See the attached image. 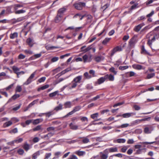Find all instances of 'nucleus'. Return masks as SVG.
I'll list each match as a JSON object with an SVG mask.
<instances>
[{
  "label": "nucleus",
  "instance_id": "obj_28",
  "mask_svg": "<svg viewBox=\"0 0 159 159\" xmlns=\"http://www.w3.org/2000/svg\"><path fill=\"white\" fill-rule=\"evenodd\" d=\"M49 87V85L48 84H46L43 86H42L41 87L39 88L38 89V91H40L41 90H43L45 89L48 88Z\"/></svg>",
  "mask_w": 159,
  "mask_h": 159
},
{
  "label": "nucleus",
  "instance_id": "obj_38",
  "mask_svg": "<svg viewBox=\"0 0 159 159\" xmlns=\"http://www.w3.org/2000/svg\"><path fill=\"white\" fill-rule=\"evenodd\" d=\"M20 96V95L18 94H15L14 95H13L11 98L9 99V101H11L12 99L15 100L17 98H19Z\"/></svg>",
  "mask_w": 159,
  "mask_h": 159
},
{
  "label": "nucleus",
  "instance_id": "obj_23",
  "mask_svg": "<svg viewBox=\"0 0 159 159\" xmlns=\"http://www.w3.org/2000/svg\"><path fill=\"white\" fill-rule=\"evenodd\" d=\"M141 53H142L147 54L149 55H151L150 54L149 52H148L146 49H145L144 46H142V51Z\"/></svg>",
  "mask_w": 159,
  "mask_h": 159
},
{
  "label": "nucleus",
  "instance_id": "obj_35",
  "mask_svg": "<svg viewBox=\"0 0 159 159\" xmlns=\"http://www.w3.org/2000/svg\"><path fill=\"white\" fill-rule=\"evenodd\" d=\"M122 59H120L117 60L116 63L114 64V66L118 67L120 65H121L122 64Z\"/></svg>",
  "mask_w": 159,
  "mask_h": 159
},
{
  "label": "nucleus",
  "instance_id": "obj_5",
  "mask_svg": "<svg viewBox=\"0 0 159 159\" xmlns=\"http://www.w3.org/2000/svg\"><path fill=\"white\" fill-rule=\"evenodd\" d=\"M92 55H90L89 56L87 54H85L83 56V59L84 62H89L92 60Z\"/></svg>",
  "mask_w": 159,
  "mask_h": 159
},
{
  "label": "nucleus",
  "instance_id": "obj_27",
  "mask_svg": "<svg viewBox=\"0 0 159 159\" xmlns=\"http://www.w3.org/2000/svg\"><path fill=\"white\" fill-rule=\"evenodd\" d=\"M12 69L14 72L17 75L18 74L20 70V69L16 66H13L12 67Z\"/></svg>",
  "mask_w": 159,
  "mask_h": 159
},
{
  "label": "nucleus",
  "instance_id": "obj_56",
  "mask_svg": "<svg viewBox=\"0 0 159 159\" xmlns=\"http://www.w3.org/2000/svg\"><path fill=\"white\" fill-rule=\"evenodd\" d=\"M46 78L45 77H43L38 80L39 83H41L43 82L46 80Z\"/></svg>",
  "mask_w": 159,
  "mask_h": 159
},
{
  "label": "nucleus",
  "instance_id": "obj_2",
  "mask_svg": "<svg viewBox=\"0 0 159 159\" xmlns=\"http://www.w3.org/2000/svg\"><path fill=\"white\" fill-rule=\"evenodd\" d=\"M108 153L105 149L103 152L99 153V156L101 159H107L108 157Z\"/></svg>",
  "mask_w": 159,
  "mask_h": 159
},
{
  "label": "nucleus",
  "instance_id": "obj_14",
  "mask_svg": "<svg viewBox=\"0 0 159 159\" xmlns=\"http://www.w3.org/2000/svg\"><path fill=\"white\" fill-rule=\"evenodd\" d=\"M94 59L96 62H99L102 61L104 59V57L102 56H95Z\"/></svg>",
  "mask_w": 159,
  "mask_h": 159
},
{
  "label": "nucleus",
  "instance_id": "obj_41",
  "mask_svg": "<svg viewBox=\"0 0 159 159\" xmlns=\"http://www.w3.org/2000/svg\"><path fill=\"white\" fill-rule=\"evenodd\" d=\"M109 71L113 73L114 75H116L117 73V71L116 70L115 68L114 67H111L109 69Z\"/></svg>",
  "mask_w": 159,
  "mask_h": 159
},
{
  "label": "nucleus",
  "instance_id": "obj_31",
  "mask_svg": "<svg viewBox=\"0 0 159 159\" xmlns=\"http://www.w3.org/2000/svg\"><path fill=\"white\" fill-rule=\"evenodd\" d=\"M70 70V69L67 68L65 70L62 71L60 73L58 74L56 76H60L62 75L65 74L66 72L69 71Z\"/></svg>",
  "mask_w": 159,
  "mask_h": 159
},
{
  "label": "nucleus",
  "instance_id": "obj_54",
  "mask_svg": "<svg viewBox=\"0 0 159 159\" xmlns=\"http://www.w3.org/2000/svg\"><path fill=\"white\" fill-rule=\"evenodd\" d=\"M98 116V113H96L91 115V117L93 119H94L96 118H97Z\"/></svg>",
  "mask_w": 159,
  "mask_h": 159
},
{
  "label": "nucleus",
  "instance_id": "obj_11",
  "mask_svg": "<svg viewBox=\"0 0 159 159\" xmlns=\"http://www.w3.org/2000/svg\"><path fill=\"white\" fill-rule=\"evenodd\" d=\"M136 38L135 36H134L129 40V43L131 47L133 46L136 43Z\"/></svg>",
  "mask_w": 159,
  "mask_h": 159
},
{
  "label": "nucleus",
  "instance_id": "obj_42",
  "mask_svg": "<svg viewBox=\"0 0 159 159\" xmlns=\"http://www.w3.org/2000/svg\"><path fill=\"white\" fill-rule=\"evenodd\" d=\"M58 91H57L52 93H50L49 94V96L50 97H53L55 96L57 94Z\"/></svg>",
  "mask_w": 159,
  "mask_h": 159
},
{
  "label": "nucleus",
  "instance_id": "obj_12",
  "mask_svg": "<svg viewBox=\"0 0 159 159\" xmlns=\"http://www.w3.org/2000/svg\"><path fill=\"white\" fill-rule=\"evenodd\" d=\"M145 25V24L144 23H142L140 24L135 26L134 28V30L136 32H139L142 27Z\"/></svg>",
  "mask_w": 159,
  "mask_h": 159
},
{
  "label": "nucleus",
  "instance_id": "obj_24",
  "mask_svg": "<svg viewBox=\"0 0 159 159\" xmlns=\"http://www.w3.org/2000/svg\"><path fill=\"white\" fill-rule=\"evenodd\" d=\"M105 76H106V79L108 78L109 80L110 81H113L114 80V76L111 74H110L109 75H105Z\"/></svg>",
  "mask_w": 159,
  "mask_h": 159
},
{
  "label": "nucleus",
  "instance_id": "obj_61",
  "mask_svg": "<svg viewBox=\"0 0 159 159\" xmlns=\"http://www.w3.org/2000/svg\"><path fill=\"white\" fill-rule=\"evenodd\" d=\"M25 57V56L22 54H20L18 57V58L19 59H24Z\"/></svg>",
  "mask_w": 159,
  "mask_h": 159
},
{
  "label": "nucleus",
  "instance_id": "obj_50",
  "mask_svg": "<svg viewBox=\"0 0 159 159\" xmlns=\"http://www.w3.org/2000/svg\"><path fill=\"white\" fill-rule=\"evenodd\" d=\"M116 141L119 143H123L125 142L126 140L125 139H117Z\"/></svg>",
  "mask_w": 159,
  "mask_h": 159
},
{
  "label": "nucleus",
  "instance_id": "obj_21",
  "mask_svg": "<svg viewBox=\"0 0 159 159\" xmlns=\"http://www.w3.org/2000/svg\"><path fill=\"white\" fill-rule=\"evenodd\" d=\"M75 153L80 156H84L86 154V152L85 151H81L80 150L75 151Z\"/></svg>",
  "mask_w": 159,
  "mask_h": 159
},
{
  "label": "nucleus",
  "instance_id": "obj_25",
  "mask_svg": "<svg viewBox=\"0 0 159 159\" xmlns=\"http://www.w3.org/2000/svg\"><path fill=\"white\" fill-rule=\"evenodd\" d=\"M133 114V113H124L122 115V117L124 118H129Z\"/></svg>",
  "mask_w": 159,
  "mask_h": 159
},
{
  "label": "nucleus",
  "instance_id": "obj_46",
  "mask_svg": "<svg viewBox=\"0 0 159 159\" xmlns=\"http://www.w3.org/2000/svg\"><path fill=\"white\" fill-rule=\"evenodd\" d=\"M23 148L25 151H27L31 148V147L29 144H25L24 145Z\"/></svg>",
  "mask_w": 159,
  "mask_h": 159
},
{
  "label": "nucleus",
  "instance_id": "obj_29",
  "mask_svg": "<svg viewBox=\"0 0 159 159\" xmlns=\"http://www.w3.org/2000/svg\"><path fill=\"white\" fill-rule=\"evenodd\" d=\"M64 106L65 108H70L72 106V104L70 102H67L64 104Z\"/></svg>",
  "mask_w": 159,
  "mask_h": 159
},
{
  "label": "nucleus",
  "instance_id": "obj_47",
  "mask_svg": "<svg viewBox=\"0 0 159 159\" xmlns=\"http://www.w3.org/2000/svg\"><path fill=\"white\" fill-rule=\"evenodd\" d=\"M17 152L18 154L20 155H23L24 152V151L23 149L21 148H19L17 149Z\"/></svg>",
  "mask_w": 159,
  "mask_h": 159
},
{
  "label": "nucleus",
  "instance_id": "obj_44",
  "mask_svg": "<svg viewBox=\"0 0 159 159\" xmlns=\"http://www.w3.org/2000/svg\"><path fill=\"white\" fill-rule=\"evenodd\" d=\"M66 11V9L65 8H62L60 9L58 11V14L62 15V14Z\"/></svg>",
  "mask_w": 159,
  "mask_h": 159
},
{
  "label": "nucleus",
  "instance_id": "obj_40",
  "mask_svg": "<svg viewBox=\"0 0 159 159\" xmlns=\"http://www.w3.org/2000/svg\"><path fill=\"white\" fill-rule=\"evenodd\" d=\"M38 101H39V99H37L35 100H34V101H33L32 102L30 103L28 107L30 108V107H31L32 106H33V105H34V104H35L37 103L38 102Z\"/></svg>",
  "mask_w": 159,
  "mask_h": 159
},
{
  "label": "nucleus",
  "instance_id": "obj_10",
  "mask_svg": "<svg viewBox=\"0 0 159 159\" xmlns=\"http://www.w3.org/2000/svg\"><path fill=\"white\" fill-rule=\"evenodd\" d=\"M69 87H68V89L69 90H71L73 89L76 87L77 85V84L75 82L73 81H72L71 83L68 84Z\"/></svg>",
  "mask_w": 159,
  "mask_h": 159
},
{
  "label": "nucleus",
  "instance_id": "obj_26",
  "mask_svg": "<svg viewBox=\"0 0 159 159\" xmlns=\"http://www.w3.org/2000/svg\"><path fill=\"white\" fill-rule=\"evenodd\" d=\"M18 34L16 32H14L10 34V37L11 39H14L18 37Z\"/></svg>",
  "mask_w": 159,
  "mask_h": 159
},
{
  "label": "nucleus",
  "instance_id": "obj_43",
  "mask_svg": "<svg viewBox=\"0 0 159 159\" xmlns=\"http://www.w3.org/2000/svg\"><path fill=\"white\" fill-rule=\"evenodd\" d=\"M129 126V124L128 123H125L121 125L118 126L117 127L119 128H124L128 127Z\"/></svg>",
  "mask_w": 159,
  "mask_h": 159
},
{
  "label": "nucleus",
  "instance_id": "obj_53",
  "mask_svg": "<svg viewBox=\"0 0 159 159\" xmlns=\"http://www.w3.org/2000/svg\"><path fill=\"white\" fill-rule=\"evenodd\" d=\"M25 12V11L23 10H20L16 11H15V13L16 14H20V13H24Z\"/></svg>",
  "mask_w": 159,
  "mask_h": 159
},
{
  "label": "nucleus",
  "instance_id": "obj_18",
  "mask_svg": "<svg viewBox=\"0 0 159 159\" xmlns=\"http://www.w3.org/2000/svg\"><path fill=\"white\" fill-rule=\"evenodd\" d=\"M26 41L29 46L31 47H32L34 44L33 39L30 38L28 39Z\"/></svg>",
  "mask_w": 159,
  "mask_h": 159
},
{
  "label": "nucleus",
  "instance_id": "obj_3",
  "mask_svg": "<svg viewBox=\"0 0 159 159\" xmlns=\"http://www.w3.org/2000/svg\"><path fill=\"white\" fill-rule=\"evenodd\" d=\"M74 6L75 8L78 10H82L83 7L85 6V3L83 2H79L78 3H75Z\"/></svg>",
  "mask_w": 159,
  "mask_h": 159
},
{
  "label": "nucleus",
  "instance_id": "obj_39",
  "mask_svg": "<svg viewBox=\"0 0 159 159\" xmlns=\"http://www.w3.org/2000/svg\"><path fill=\"white\" fill-rule=\"evenodd\" d=\"M62 109V105L60 104L59 105L56 107L54 108V110H56L57 111H58L59 110H61Z\"/></svg>",
  "mask_w": 159,
  "mask_h": 159
},
{
  "label": "nucleus",
  "instance_id": "obj_9",
  "mask_svg": "<svg viewBox=\"0 0 159 159\" xmlns=\"http://www.w3.org/2000/svg\"><path fill=\"white\" fill-rule=\"evenodd\" d=\"M132 66L134 69L137 70H140L141 69H145V67L139 64H134L132 65Z\"/></svg>",
  "mask_w": 159,
  "mask_h": 159
},
{
  "label": "nucleus",
  "instance_id": "obj_4",
  "mask_svg": "<svg viewBox=\"0 0 159 159\" xmlns=\"http://www.w3.org/2000/svg\"><path fill=\"white\" fill-rule=\"evenodd\" d=\"M35 75V72L32 73L29 77L24 84V85H27L30 83L32 81V79Z\"/></svg>",
  "mask_w": 159,
  "mask_h": 159
},
{
  "label": "nucleus",
  "instance_id": "obj_63",
  "mask_svg": "<svg viewBox=\"0 0 159 159\" xmlns=\"http://www.w3.org/2000/svg\"><path fill=\"white\" fill-rule=\"evenodd\" d=\"M86 88L87 89H93V87L92 86V85L91 84H87L86 85Z\"/></svg>",
  "mask_w": 159,
  "mask_h": 159
},
{
  "label": "nucleus",
  "instance_id": "obj_30",
  "mask_svg": "<svg viewBox=\"0 0 159 159\" xmlns=\"http://www.w3.org/2000/svg\"><path fill=\"white\" fill-rule=\"evenodd\" d=\"M85 79H89L92 78V76L91 75H90L87 72H86L84 73L83 75Z\"/></svg>",
  "mask_w": 159,
  "mask_h": 159
},
{
  "label": "nucleus",
  "instance_id": "obj_52",
  "mask_svg": "<svg viewBox=\"0 0 159 159\" xmlns=\"http://www.w3.org/2000/svg\"><path fill=\"white\" fill-rule=\"evenodd\" d=\"M129 68V66H120L119 69V70H123L128 69Z\"/></svg>",
  "mask_w": 159,
  "mask_h": 159
},
{
  "label": "nucleus",
  "instance_id": "obj_32",
  "mask_svg": "<svg viewBox=\"0 0 159 159\" xmlns=\"http://www.w3.org/2000/svg\"><path fill=\"white\" fill-rule=\"evenodd\" d=\"M111 39V38H106L102 42V44L104 45H106Z\"/></svg>",
  "mask_w": 159,
  "mask_h": 159
},
{
  "label": "nucleus",
  "instance_id": "obj_45",
  "mask_svg": "<svg viewBox=\"0 0 159 159\" xmlns=\"http://www.w3.org/2000/svg\"><path fill=\"white\" fill-rule=\"evenodd\" d=\"M67 78V77H66V78H59V79H58V80H57L55 81V84H58L59 83L63 81L64 80L66 79Z\"/></svg>",
  "mask_w": 159,
  "mask_h": 159
},
{
  "label": "nucleus",
  "instance_id": "obj_49",
  "mask_svg": "<svg viewBox=\"0 0 159 159\" xmlns=\"http://www.w3.org/2000/svg\"><path fill=\"white\" fill-rule=\"evenodd\" d=\"M23 140V139L22 138H17L16 139L14 140L15 143H18L21 142Z\"/></svg>",
  "mask_w": 159,
  "mask_h": 159
},
{
  "label": "nucleus",
  "instance_id": "obj_34",
  "mask_svg": "<svg viewBox=\"0 0 159 159\" xmlns=\"http://www.w3.org/2000/svg\"><path fill=\"white\" fill-rule=\"evenodd\" d=\"M40 154L39 151H37L33 155L32 159H36Z\"/></svg>",
  "mask_w": 159,
  "mask_h": 159
},
{
  "label": "nucleus",
  "instance_id": "obj_17",
  "mask_svg": "<svg viewBox=\"0 0 159 159\" xmlns=\"http://www.w3.org/2000/svg\"><path fill=\"white\" fill-rule=\"evenodd\" d=\"M71 129L73 130H76L78 129V126L74 122H72L69 125Z\"/></svg>",
  "mask_w": 159,
  "mask_h": 159
},
{
  "label": "nucleus",
  "instance_id": "obj_55",
  "mask_svg": "<svg viewBox=\"0 0 159 159\" xmlns=\"http://www.w3.org/2000/svg\"><path fill=\"white\" fill-rule=\"evenodd\" d=\"M155 75V74L154 73L148 74L147 76V79H149L154 76Z\"/></svg>",
  "mask_w": 159,
  "mask_h": 159
},
{
  "label": "nucleus",
  "instance_id": "obj_6",
  "mask_svg": "<svg viewBox=\"0 0 159 159\" xmlns=\"http://www.w3.org/2000/svg\"><path fill=\"white\" fill-rule=\"evenodd\" d=\"M124 75L125 77L127 78H129L132 76H137L136 73L132 71L126 72L124 75Z\"/></svg>",
  "mask_w": 159,
  "mask_h": 159
},
{
  "label": "nucleus",
  "instance_id": "obj_8",
  "mask_svg": "<svg viewBox=\"0 0 159 159\" xmlns=\"http://www.w3.org/2000/svg\"><path fill=\"white\" fill-rule=\"evenodd\" d=\"M153 127L152 126L146 127L144 128V132L147 134L151 133L153 130Z\"/></svg>",
  "mask_w": 159,
  "mask_h": 159
},
{
  "label": "nucleus",
  "instance_id": "obj_16",
  "mask_svg": "<svg viewBox=\"0 0 159 159\" xmlns=\"http://www.w3.org/2000/svg\"><path fill=\"white\" fill-rule=\"evenodd\" d=\"M32 120H27L25 122H22L21 123V125L23 127H25L26 125H29L32 122Z\"/></svg>",
  "mask_w": 159,
  "mask_h": 159
},
{
  "label": "nucleus",
  "instance_id": "obj_37",
  "mask_svg": "<svg viewBox=\"0 0 159 159\" xmlns=\"http://www.w3.org/2000/svg\"><path fill=\"white\" fill-rule=\"evenodd\" d=\"M40 130H43V129L42 128L41 125H38L33 129V130L34 131H39Z\"/></svg>",
  "mask_w": 159,
  "mask_h": 159
},
{
  "label": "nucleus",
  "instance_id": "obj_60",
  "mask_svg": "<svg viewBox=\"0 0 159 159\" xmlns=\"http://www.w3.org/2000/svg\"><path fill=\"white\" fill-rule=\"evenodd\" d=\"M23 7V5L22 4H17L15 5V10L17 9L18 8L21 7Z\"/></svg>",
  "mask_w": 159,
  "mask_h": 159
},
{
  "label": "nucleus",
  "instance_id": "obj_20",
  "mask_svg": "<svg viewBox=\"0 0 159 159\" xmlns=\"http://www.w3.org/2000/svg\"><path fill=\"white\" fill-rule=\"evenodd\" d=\"M106 79V76H104L101 77L98 79L97 82L99 84H100L103 83Z\"/></svg>",
  "mask_w": 159,
  "mask_h": 159
},
{
  "label": "nucleus",
  "instance_id": "obj_58",
  "mask_svg": "<svg viewBox=\"0 0 159 159\" xmlns=\"http://www.w3.org/2000/svg\"><path fill=\"white\" fill-rule=\"evenodd\" d=\"M89 73L91 75L92 77H95V71L94 70H90L89 71Z\"/></svg>",
  "mask_w": 159,
  "mask_h": 159
},
{
  "label": "nucleus",
  "instance_id": "obj_1",
  "mask_svg": "<svg viewBox=\"0 0 159 159\" xmlns=\"http://www.w3.org/2000/svg\"><path fill=\"white\" fill-rule=\"evenodd\" d=\"M146 38L148 39V43L149 45H151L152 42L155 40V36L152 32H150L146 36Z\"/></svg>",
  "mask_w": 159,
  "mask_h": 159
},
{
  "label": "nucleus",
  "instance_id": "obj_36",
  "mask_svg": "<svg viewBox=\"0 0 159 159\" xmlns=\"http://www.w3.org/2000/svg\"><path fill=\"white\" fill-rule=\"evenodd\" d=\"M61 17L62 15H61L58 14L55 19V22L56 23L60 21L61 20Z\"/></svg>",
  "mask_w": 159,
  "mask_h": 159
},
{
  "label": "nucleus",
  "instance_id": "obj_13",
  "mask_svg": "<svg viewBox=\"0 0 159 159\" xmlns=\"http://www.w3.org/2000/svg\"><path fill=\"white\" fill-rule=\"evenodd\" d=\"M106 151L109 152H118V149L116 147H113L106 149Z\"/></svg>",
  "mask_w": 159,
  "mask_h": 159
},
{
  "label": "nucleus",
  "instance_id": "obj_33",
  "mask_svg": "<svg viewBox=\"0 0 159 159\" xmlns=\"http://www.w3.org/2000/svg\"><path fill=\"white\" fill-rule=\"evenodd\" d=\"M12 122L11 121H9L4 123L3 125L4 127H6L10 126L12 124Z\"/></svg>",
  "mask_w": 159,
  "mask_h": 159
},
{
  "label": "nucleus",
  "instance_id": "obj_7",
  "mask_svg": "<svg viewBox=\"0 0 159 159\" xmlns=\"http://www.w3.org/2000/svg\"><path fill=\"white\" fill-rule=\"evenodd\" d=\"M122 50L120 46H117L114 48L111 51V55L113 56L117 52L121 51Z\"/></svg>",
  "mask_w": 159,
  "mask_h": 159
},
{
  "label": "nucleus",
  "instance_id": "obj_19",
  "mask_svg": "<svg viewBox=\"0 0 159 159\" xmlns=\"http://www.w3.org/2000/svg\"><path fill=\"white\" fill-rule=\"evenodd\" d=\"M80 120L81 121L83 122H85V124L86 125L88 124V119L87 117L85 116H80Z\"/></svg>",
  "mask_w": 159,
  "mask_h": 159
},
{
  "label": "nucleus",
  "instance_id": "obj_57",
  "mask_svg": "<svg viewBox=\"0 0 159 159\" xmlns=\"http://www.w3.org/2000/svg\"><path fill=\"white\" fill-rule=\"evenodd\" d=\"M25 19L24 17H20L16 20V22H19Z\"/></svg>",
  "mask_w": 159,
  "mask_h": 159
},
{
  "label": "nucleus",
  "instance_id": "obj_51",
  "mask_svg": "<svg viewBox=\"0 0 159 159\" xmlns=\"http://www.w3.org/2000/svg\"><path fill=\"white\" fill-rule=\"evenodd\" d=\"M89 139L87 137H84L82 139V142L83 143H86L89 142Z\"/></svg>",
  "mask_w": 159,
  "mask_h": 159
},
{
  "label": "nucleus",
  "instance_id": "obj_48",
  "mask_svg": "<svg viewBox=\"0 0 159 159\" xmlns=\"http://www.w3.org/2000/svg\"><path fill=\"white\" fill-rule=\"evenodd\" d=\"M22 90V88L21 86L20 85H17L16 89V92H20Z\"/></svg>",
  "mask_w": 159,
  "mask_h": 159
},
{
  "label": "nucleus",
  "instance_id": "obj_64",
  "mask_svg": "<svg viewBox=\"0 0 159 159\" xmlns=\"http://www.w3.org/2000/svg\"><path fill=\"white\" fill-rule=\"evenodd\" d=\"M51 155V153H46L45 154V157L44 159H48L49 157H50Z\"/></svg>",
  "mask_w": 159,
  "mask_h": 159
},
{
  "label": "nucleus",
  "instance_id": "obj_62",
  "mask_svg": "<svg viewBox=\"0 0 159 159\" xmlns=\"http://www.w3.org/2000/svg\"><path fill=\"white\" fill-rule=\"evenodd\" d=\"M58 60V57H54L52 58L51 60V61L52 62H54L57 61Z\"/></svg>",
  "mask_w": 159,
  "mask_h": 159
},
{
  "label": "nucleus",
  "instance_id": "obj_15",
  "mask_svg": "<svg viewBox=\"0 0 159 159\" xmlns=\"http://www.w3.org/2000/svg\"><path fill=\"white\" fill-rule=\"evenodd\" d=\"M82 79V76L80 75L75 78L73 81L77 84L78 83H80Z\"/></svg>",
  "mask_w": 159,
  "mask_h": 159
},
{
  "label": "nucleus",
  "instance_id": "obj_59",
  "mask_svg": "<svg viewBox=\"0 0 159 159\" xmlns=\"http://www.w3.org/2000/svg\"><path fill=\"white\" fill-rule=\"evenodd\" d=\"M61 67H58L53 70V71L54 73H57L61 70Z\"/></svg>",
  "mask_w": 159,
  "mask_h": 159
},
{
  "label": "nucleus",
  "instance_id": "obj_22",
  "mask_svg": "<svg viewBox=\"0 0 159 159\" xmlns=\"http://www.w3.org/2000/svg\"><path fill=\"white\" fill-rule=\"evenodd\" d=\"M43 121V119H38L34 120L32 122V123L34 125H36L42 122Z\"/></svg>",
  "mask_w": 159,
  "mask_h": 159
}]
</instances>
